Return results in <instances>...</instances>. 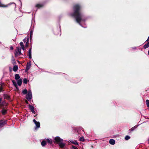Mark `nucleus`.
Returning <instances> with one entry per match:
<instances>
[{
    "mask_svg": "<svg viewBox=\"0 0 149 149\" xmlns=\"http://www.w3.org/2000/svg\"><path fill=\"white\" fill-rule=\"evenodd\" d=\"M79 6L78 5L75 6L74 7V15L76 16V20L78 22H79L81 20V14L78 12Z\"/></svg>",
    "mask_w": 149,
    "mask_h": 149,
    "instance_id": "f257e3e1",
    "label": "nucleus"
},
{
    "mask_svg": "<svg viewBox=\"0 0 149 149\" xmlns=\"http://www.w3.org/2000/svg\"><path fill=\"white\" fill-rule=\"evenodd\" d=\"M62 141H63V140L59 137H56L54 139V143H55L59 144Z\"/></svg>",
    "mask_w": 149,
    "mask_h": 149,
    "instance_id": "f03ea898",
    "label": "nucleus"
},
{
    "mask_svg": "<svg viewBox=\"0 0 149 149\" xmlns=\"http://www.w3.org/2000/svg\"><path fill=\"white\" fill-rule=\"evenodd\" d=\"M26 98L28 100H30L32 98V93L31 91H29L28 94L26 96Z\"/></svg>",
    "mask_w": 149,
    "mask_h": 149,
    "instance_id": "7ed1b4c3",
    "label": "nucleus"
},
{
    "mask_svg": "<svg viewBox=\"0 0 149 149\" xmlns=\"http://www.w3.org/2000/svg\"><path fill=\"white\" fill-rule=\"evenodd\" d=\"M21 51L20 49L17 48V51H16L15 53V55L16 56H17L21 54Z\"/></svg>",
    "mask_w": 149,
    "mask_h": 149,
    "instance_id": "20e7f679",
    "label": "nucleus"
},
{
    "mask_svg": "<svg viewBox=\"0 0 149 149\" xmlns=\"http://www.w3.org/2000/svg\"><path fill=\"white\" fill-rule=\"evenodd\" d=\"M6 123V120H1L0 121V127H2Z\"/></svg>",
    "mask_w": 149,
    "mask_h": 149,
    "instance_id": "39448f33",
    "label": "nucleus"
},
{
    "mask_svg": "<svg viewBox=\"0 0 149 149\" xmlns=\"http://www.w3.org/2000/svg\"><path fill=\"white\" fill-rule=\"evenodd\" d=\"M33 121L37 128L40 127V123L39 122L36 121L35 119L33 120Z\"/></svg>",
    "mask_w": 149,
    "mask_h": 149,
    "instance_id": "423d86ee",
    "label": "nucleus"
},
{
    "mask_svg": "<svg viewBox=\"0 0 149 149\" xmlns=\"http://www.w3.org/2000/svg\"><path fill=\"white\" fill-rule=\"evenodd\" d=\"M147 40L149 41L148 43L146 44L143 46L144 48L146 49L149 47V36L148 37Z\"/></svg>",
    "mask_w": 149,
    "mask_h": 149,
    "instance_id": "0eeeda50",
    "label": "nucleus"
},
{
    "mask_svg": "<svg viewBox=\"0 0 149 149\" xmlns=\"http://www.w3.org/2000/svg\"><path fill=\"white\" fill-rule=\"evenodd\" d=\"M109 143L110 144L112 145H114L115 143V141L113 139H111L109 141Z\"/></svg>",
    "mask_w": 149,
    "mask_h": 149,
    "instance_id": "6e6552de",
    "label": "nucleus"
},
{
    "mask_svg": "<svg viewBox=\"0 0 149 149\" xmlns=\"http://www.w3.org/2000/svg\"><path fill=\"white\" fill-rule=\"evenodd\" d=\"M29 108L31 110V111L33 113H35V111L34 110V107L31 105H29Z\"/></svg>",
    "mask_w": 149,
    "mask_h": 149,
    "instance_id": "1a4fd4ad",
    "label": "nucleus"
},
{
    "mask_svg": "<svg viewBox=\"0 0 149 149\" xmlns=\"http://www.w3.org/2000/svg\"><path fill=\"white\" fill-rule=\"evenodd\" d=\"M59 144L60 147L61 148H63L65 146V144L63 142V141L61 142Z\"/></svg>",
    "mask_w": 149,
    "mask_h": 149,
    "instance_id": "9d476101",
    "label": "nucleus"
},
{
    "mask_svg": "<svg viewBox=\"0 0 149 149\" xmlns=\"http://www.w3.org/2000/svg\"><path fill=\"white\" fill-rule=\"evenodd\" d=\"M22 80L21 79H19L17 81V83L19 86H21L22 83Z\"/></svg>",
    "mask_w": 149,
    "mask_h": 149,
    "instance_id": "9b49d317",
    "label": "nucleus"
},
{
    "mask_svg": "<svg viewBox=\"0 0 149 149\" xmlns=\"http://www.w3.org/2000/svg\"><path fill=\"white\" fill-rule=\"evenodd\" d=\"M18 69V66L17 65H15L13 68V70L15 72L17 71Z\"/></svg>",
    "mask_w": 149,
    "mask_h": 149,
    "instance_id": "f8f14e48",
    "label": "nucleus"
},
{
    "mask_svg": "<svg viewBox=\"0 0 149 149\" xmlns=\"http://www.w3.org/2000/svg\"><path fill=\"white\" fill-rule=\"evenodd\" d=\"M12 82H13L14 86L16 87V89L17 90H18V88L17 87V85L15 81H14V80H12Z\"/></svg>",
    "mask_w": 149,
    "mask_h": 149,
    "instance_id": "ddd939ff",
    "label": "nucleus"
},
{
    "mask_svg": "<svg viewBox=\"0 0 149 149\" xmlns=\"http://www.w3.org/2000/svg\"><path fill=\"white\" fill-rule=\"evenodd\" d=\"M20 46H21V47H22V49L23 50H25L24 47V45L23 43L22 42H21L20 43Z\"/></svg>",
    "mask_w": 149,
    "mask_h": 149,
    "instance_id": "4468645a",
    "label": "nucleus"
},
{
    "mask_svg": "<svg viewBox=\"0 0 149 149\" xmlns=\"http://www.w3.org/2000/svg\"><path fill=\"white\" fill-rule=\"evenodd\" d=\"M27 90L26 89H24L22 91V93L24 94H26L27 93Z\"/></svg>",
    "mask_w": 149,
    "mask_h": 149,
    "instance_id": "2eb2a0df",
    "label": "nucleus"
},
{
    "mask_svg": "<svg viewBox=\"0 0 149 149\" xmlns=\"http://www.w3.org/2000/svg\"><path fill=\"white\" fill-rule=\"evenodd\" d=\"M20 77L19 74H16L15 75V78L16 79H19Z\"/></svg>",
    "mask_w": 149,
    "mask_h": 149,
    "instance_id": "dca6fc26",
    "label": "nucleus"
},
{
    "mask_svg": "<svg viewBox=\"0 0 149 149\" xmlns=\"http://www.w3.org/2000/svg\"><path fill=\"white\" fill-rule=\"evenodd\" d=\"M1 113L3 114H5L6 113V109H3L1 111Z\"/></svg>",
    "mask_w": 149,
    "mask_h": 149,
    "instance_id": "f3484780",
    "label": "nucleus"
},
{
    "mask_svg": "<svg viewBox=\"0 0 149 149\" xmlns=\"http://www.w3.org/2000/svg\"><path fill=\"white\" fill-rule=\"evenodd\" d=\"M7 6L4 5L1 3L0 1V7H7Z\"/></svg>",
    "mask_w": 149,
    "mask_h": 149,
    "instance_id": "a211bd4d",
    "label": "nucleus"
},
{
    "mask_svg": "<svg viewBox=\"0 0 149 149\" xmlns=\"http://www.w3.org/2000/svg\"><path fill=\"white\" fill-rule=\"evenodd\" d=\"M29 58H31V49H30L29 52Z\"/></svg>",
    "mask_w": 149,
    "mask_h": 149,
    "instance_id": "6ab92c4d",
    "label": "nucleus"
},
{
    "mask_svg": "<svg viewBox=\"0 0 149 149\" xmlns=\"http://www.w3.org/2000/svg\"><path fill=\"white\" fill-rule=\"evenodd\" d=\"M46 140L49 143L51 144L52 143V141L51 139H46Z\"/></svg>",
    "mask_w": 149,
    "mask_h": 149,
    "instance_id": "aec40b11",
    "label": "nucleus"
},
{
    "mask_svg": "<svg viewBox=\"0 0 149 149\" xmlns=\"http://www.w3.org/2000/svg\"><path fill=\"white\" fill-rule=\"evenodd\" d=\"M4 98L5 99H8L9 98V97L6 94H4Z\"/></svg>",
    "mask_w": 149,
    "mask_h": 149,
    "instance_id": "412c9836",
    "label": "nucleus"
},
{
    "mask_svg": "<svg viewBox=\"0 0 149 149\" xmlns=\"http://www.w3.org/2000/svg\"><path fill=\"white\" fill-rule=\"evenodd\" d=\"M46 144V142L45 141H43L41 143V145L42 146H44Z\"/></svg>",
    "mask_w": 149,
    "mask_h": 149,
    "instance_id": "4be33fe9",
    "label": "nucleus"
},
{
    "mask_svg": "<svg viewBox=\"0 0 149 149\" xmlns=\"http://www.w3.org/2000/svg\"><path fill=\"white\" fill-rule=\"evenodd\" d=\"M42 6V5L40 4H37L36 5V6L38 8H40Z\"/></svg>",
    "mask_w": 149,
    "mask_h": 149,
    "instance_id": "5701e85b",
    "label": "nucleus"
},
{
    "mask_svg": "<svg viewBox=\"0 0 149 149\" xmlns=\"http://www.w3.org/2000/svg\"><path fill=\"white\" fill-rule=\"evenodd\" d=\"M29 40V38H27V41L26 42V45H25V46L26 47H27L28 46Z\"/></svg>",
    "mask_w": 149,
    "mask_h": 149,
    "instance_id": "b1692460",
    "label": "nucleus"
},
{
    "mask_svg": "<svg viewBox=\"0 0 149 149\" xmlns=\"http://www.w3.org/2000/svg\"><path fill=\"white\" fill-rule=\"evenodd\" d=\"M146 102L147 107H149V100H147Z\"/></svg>",
    "mask_w": 149,
    "mask_h": 149,
    "instance_id": "393cba45",
    "label": "nucleus"
},
{
    "mask_svg": "<svg viewBox=\"0 0 149 149\" xmlns=\"http://www.w3.org/2000/svg\"><path fill=\"white\" fill-rule=\"evenodd\" d=\"M79 139L81 141H84V137H80Z\"/></svg>",
    "mask_w": 149,
    "mask_h": 149,
    "instance_id": "a878e982",
    "label": "nucleus"
},
{
    "mask_svg": "<svg viewBox=\"0 0 149 149\" xmlns=\"http://www.w3.org/2000/svg\"><path fill=\"white\" fill-rule=\"evenodd\" d=\"M5 104L6 105V103H5V102H3L1 104H0L1 106H3Z\"/></svg>",
    "mask_w": 149,
    "mask_h": 149,
    "instance_id": "bb28decb",
    "label": "nucleus"
},
{
    "mask_svg": "<svg viewBox=\"0 0 149 149\" xmlns=\"http://www.w3.org/2000/svg\"><path fill=\"white\" fill-rule=\"evenodd\" d=\"M23 82L25 84L27 83V79H24V80Z\"/></svg>",
    "mask_w": 149,
    "mask_h": 149,
    "instance_id": "cd10ccee",
    "label": "nucleus"
},
{
    "mask_svg": "<svg viewBox=\"0 0 149 149\" xmlns=\"http://www.w3.org/2000/svg\"><path fill=\"white\" fill-rule=\"evenodd\" d=\"M125 139L126 140H127L128 139H129L130 138V137L128 136H126L125 137Z\"/></svg>",
    "mask_w": 149,
    "mask_h": 149,
    "instance_id": "c85d7f7f",
    "label": "nucleus"
},
{
    "mask_svg": "<svg viewBox=\"0 0 149 149\" xmlns=\"http://www.w3.org/2000/svg\"><path fill=\"white\" fill-rule=\"evenodd\" d=\"M73 143L75 144H77V145L78 144L77 143L76 141H74Z\"/></svg>",
    "mask_w": 149,
    "mask_h": 149,
    "instance_id": "c756f323",
    "label": "nucleus"
},
{
    "mask_svg": "<svg viewBox=\"0 0 149 149\" xmlns=\"http://www.w3.org/2000/svg\"><path fill=\"white\" fill-rule=\"evenodd\" d=\"M2 89V87L1 86H0V92L1 91Z\"/></svg>",
    "mask_w": 149,
    "mask_h": 149,
    "instance_id": "7c9ffc66",
    "label": "nucleus"
},
{
    "mask_svg": "<svg viewBox=\"0 0 149 149\" xmlns=\"http://www.w3.org/2000/svg\"><path fill=\"white\" fill-rule=\"evenodd\" d=\"M72 149H78L76 147H73L72 148Z\"/></svg>",
    "mask_w": 149,
    "mask_h": 149,
    "instance_id": "2f4dec72",
    "label": "nucleus"
},
{
    "mask_svg": "<svg viewBox=\"0 0 149 149\" xmlns=\"http://www.w3.org/2000/svg\"><path fill=\"white\" fill-rule=\"evenodd\" d=\"M10 49L11 50H13V48L12 47H10Z\"/></svg>",
    "mask_w": 149,
    "mask_h": 149,
    "instance_id": "473e14b6",
    "label": "nucleus"
},
{
    "mask_svg": "<svg viewBox=\"0 0 149 149\" xmlns=\"http://www.w3.org/2000/svg\"><path fill=\"white\" fill-rule=\"evenodd\" d=\"M1 99L0 98V103H1Z\"/></svg>",
    "mask_w": 149,
    "mask_h": 149,
    "instance_id": "72a5a7b5",
    "label": "nucleus"
},
{
    "mask_svg": "<svg viewBox=\"0 0 149 149\" xmlns=\"http://www.w3.org/2000/svg\"><path fill=\"white\" fill-rule=\"evenodd\" d=\"M25 102L26 103H28V101L26 100H25Z\"/></svg>",
    "mask_w": 149,
    "mask_h": 149,
    "instance_id": "f704fd0d",
    "label": "nucleus"
},
{
    "mask_svg": "<svg viewBox=\"0 0 149 149\" xmlns=\"http://www.w3.org/2000/svg\"><path fill=\"white\" fill-rule=\"evenodd\" d=\"M25 40H26V39L25 38V39H24V40L23 41H24V42H25Z\"/></svg>",
    "mask_w": 149,
    "mask_h": 149,
    "instance_id": "c9c22d12",
    "label": "nucleus"
},
{
    "mask_svg": "<svg viewBox=\"0 0 149 149\" xmlns=\"http://www.w3.org/2000/svg\"><path fill=\"white\" fill-rule=\"evenodd\" d=\"M29 68H28L27 67V70H28L29 69Z\"/></svg>",
    "mask_w": 149,
    "mask_h": 149,
    "instance_id": "e433bc0d",
    "label": "nucleus"
}]
</instances>
